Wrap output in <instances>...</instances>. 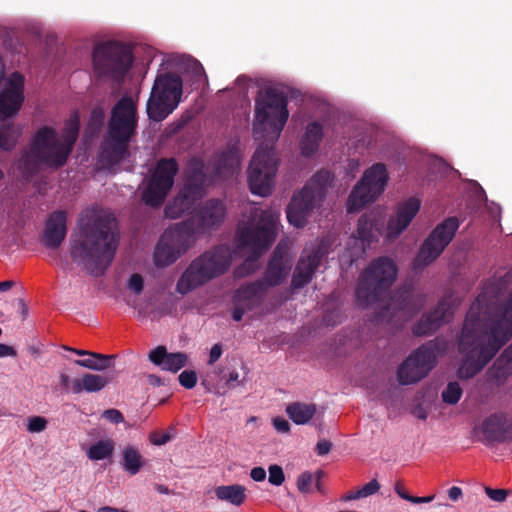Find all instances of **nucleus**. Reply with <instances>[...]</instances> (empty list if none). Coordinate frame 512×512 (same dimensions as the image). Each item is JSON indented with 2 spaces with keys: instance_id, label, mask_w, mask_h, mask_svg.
Wrapping results in <instances>:
<instances>
[{
  "instance_id": "50",
  "label": "nucleus",
  "mask_w": 512,
  "mask_h": 512,
  "mask_svg": "<svg viewBox=\"0 0 512 512\" xmlns=\"http://www.w3.org/2000/svg\"><path fill=\"white\" fill-rule=\"evenodd\" d=\"M103 418L114 424H119L124 421L122 413L117 409H107L102 414Z\"/></svg>"
},
{
  "instance_id": "49",
  "label": "nucleus",
  "mask_w": 512,
  "mask_h": 512,
  "mask_svg": "<svg viewBox=\"0 0 512 512\" xmlns=\"http://www.w3.org/2000/svg\"><path fill=\"white\" fill-rule=\"evenodd\" d=\"M128 288L136 295L141 294L144 288V280L142 275L139 273H133L129 278Z\"/></svg>"
},
{
  "instance_id": "13",
  "label": "nucleus",
  "mask_w": 512,
  "mask_h": 512,
  "mask_svg": "<svg viewBox=\"0 0 512 512\" xmlns=\"http://www.w3.org/2000/svg\"><path fill=\"white\" fill-rule=\"evenodd\" d=\"M388 182L386 165L376 163L368 168L361 181L353 188L348 200L347 211L357 212L367 204L374 202L380 196Z\"/></svg>"
},
{
  "instance_id": "51",
  "label": "nucleus",
  "mask_w": 512,
  "mask_h": 512,
  "mask_svg": "<svg viewBox=\"0 0 512 512\" xmlns=\"http://www.w3.org/2000/svg\"><path fill=\"white\" fill-rule=\"evenodd\" d=\"M485 492L491 500L496 501V502L504 501L508 494V491L505 489H493L490 487H487L485 489Z\"/></svg>"
},
{
  "instance_id": "56",
  "label": "nucleus",
  "mask_w": 512,
  "mask_h": 512,
  "mask_svg": "<svg viewBox=\"0 0 512 512\" xmlns=\"http://www.w3.org/2000/svg\"><path fill=\"white\" fill-rule=\"evenodd\" d=\"M233 304H234V308L232 311V318L234 321L239 322L242 320L243 315L249 310L246 309L245 307L239 305L238 303H233Z\"/></svg>"
},
{
  "instance_id": "59",
  "label": "nucleus",
  "mask_w": 512,
  "mask_h": 512,
  "mask_svg": "<svg viewBox=\"0 0 512 512\" xmlns=\"http://www.w3.org/2000/svg\"><path fill=\"white\" fill-rule=\"evenodd\" d=\"M59 379L60 385L63 387V389L66 392L71 391L72 381L70 380V377L66 373H61Z\"/></svg>"
},
{
  "instance_id": "64",
  "label": "nucleus",
  "mask_w": 512,
  "mask_h": 512,
  "mask_svg": "<svg viewBox=\"0 0 512 512\" xmlns=\"http://www.w3.org/2000/svg\"><path fill=\"white\" fill-rule=\"evenodd\" d=\"M17 304H18V307H19V310H20V313H21L23 319H25L28 315L27 304L25 303V301L23 299H17Z\"/></svg>"
},
{
  "instance_id": "18",
  "label": "nucleus",
  "mask_w": 512,
  "mask_h": 512,
  "mask_svg": "<svg viewBox=\"0 0 512 512\" xmlns=\"http://www.w3.org/2000/svg\"><path fill=\"white\" fill-rule=\"evenodd\" d=\"M474 434L480 435L478 440L487 446L508 442L512 439V421L503 412L493 413L474 428Z\"/></svg>"
},
{
  "instance_id": "44",
  "label": "nucleus",
  "mask_w": 512,
  "mask_h": 512,
  "mask_svg": "<svg viewBox=\"0 0 512 512\" xmlns=\"http://www.w3.org/2000/svg\"><path fill=\"white\" fill-rule=\"evenodd\" d=\"M380 489V484L376 479H372L368 483H366L363 487H361L356 492L346 496L347 500H355L360 498H365L371 496L378 492Z\"/></svg>"
},
{
  "instance_id": "12",
  "label": "nucleus",
  "mask_w": 512,
  "mask_h": 512,
  "mask_svg": "<svg viewBox=\"0 0 512 512\" xmlns=\"http://www.w3.org/2000/svg\"><path fill=\"white\" fill-rule=\"evenodd\" d=\"M460 222L457 217H448L439 223L422 243L412 261L411 268L415 273L422 272L432 264L453 240Z\"/></svg>"
},
{
  "instance_id": "32",
  "label": "nucleus",
  "mask_w": 512,
  "mask_h": 512,
  "mask_svg": "<svg viewBox=\"0 0 512 512\" xmlns=\"http://www.w3.org/2000/svg\"><path fill=\"white\" fill-rule=\"evenodd\" d=\"M109 378L100 374L86 373L81 378L72 380L71 392L79 394L82 391L88 393L98 392L106 387Z\"/></svg>"
},
{
  "instance_id": "10",
  "label": "nucleus",
  "mask_w": 512,
  "mask_h": 512,
  "mask_svg": "<svg viewBox=\"0 0 512 512\" xmlns=\"http://www.w3.org/2000/svg\"><path fill=\"white\" fill-rule=\"evenodd\" d=\"M178 172L179 164L175 158L159 159L142 184V202L150 208L161 207L174 185Z\"/></svg>"
},
{
  "instance_id": "58",
  "label": "nucleus",
  "mask_w": 512,
  "mask_h": 512,
  "mask_svg": "<svg viewBox=\"0 0 512 512\" xmlns=\"http://www.w3.org/2000/svg\"><path fill=\"white\" fill-rule=\"evenodd\" d=\"M17 355L16 350L7 344L0 343V358L11 356L14 357Z\"/></svg>"
},
{
  "instance_id": "15",
  "label": "nucleus",
  "mask_w": 512,
  "mask_h": 512,
  "mask_svg": "<svg viewBox=\"0 0 512 512\" xmlns=\"http://www.w3.org/2000/svg\"><path fill=\"white\" fill-rule=\"evenodd\" d=\"M278 216L269 211H262L256 225L245 226L238 230V241L241 247L251 248L254 260L274 242L277 232Z\"/></svg>"
},
{
  "instance_id": "23",
  "label": "nucleus",
  "mask_w": 512,
  "mask_h": 512,
  "mask_svg": "<svg viewBox=\"0 0 512 512\" xmlns=\"http://www.w3.org/2000/svg\"><path fill=\"white\" fill-rule=\"evenodd\" d=\"M201 235L189 217L186 220L175 223L165 230L163 236L172 243L182 254L191 248Z\"/></svg>"
},
{
  "instance_id": "28",
  "label": "nucleus",
  "mask_w": 512,
  "mask_h": 512,
  "mask_svg": "<svg viewBox=\"0 0 512 512\" xmlns=\"http://www.w3.org/2000/svg\"><path fill=\"white\" fill-rule=\"evenodd\" d=\"M196 194H192L181 188L178 194L165 206L164 215L166 218L178 219L185 213H193L194 206L200 199Z\"/></svg>"
},
{
  "instance_id": "3",
  "label": "nucleus",
  "mask_w": 512,
  "mask_h": 512,
  "mask_svg": "<svg viewBox=\"0 0 512 512\" xmlns=\"http://www.w3.org/2000/svg\"><path fill=\"white\" fill-rule=\"evenodd\" d=\"M137 103L131 96H122L112 107L100 157L109 166L117 165L129 154V147L137 133Z\"/></svg>"
},
{
  "instance_id": "34",
  "label": "nucleus",
  "mask_w": 512,
  "mask_h": 512,
  "mask_svg": "<svg viewBox=\"0 0 512 512\" xmlns=\"http://www.w3.org/2000/svg\"><path fill=\"white\" fill-rule=\"evenodd\" d=\"M288 417L297 425H305L317 413V405L314 403L292 402L285 409Z\"/></svg>"
},
{
  "instance_id": "9",
  "label": "nucleus",
  "mask_w": 512,
  "mask_h": 512,
  "mask_svg": "<svg viewBox=\"0 0 512 512\" xmlns=\"http://www.w3.org/2000/svg\"><path fill=\"white\" fill-rule=\"evenodd\" d=\"M182 92L183 81L178 74L158 73L147 101L148 117L155 122L163 121L179 105Z\"/></svg>"
},
{
  "instance_id": "46",
  "label": "nucleus",
  "mask_w": 512,
  "mask_h": 512,
  "mask_svg": "<svg viewBox=\"0 0 512 512\" xmlns=\"http://www.w3.org/2000/svg\"><path fill=\"white\" fill-rule=\"evenodd\" d=\"M47 420L42 416H32L28 418L27 430L30 433H40L47 427Z\"/></svg>"
},
{
  "instance_id": "39",
  "label": "nucleus",
  "mask_w": 512,
  "mask_h": 512,
  "mask_svg": "<svg viewBox=\"0 0 512 512\" xmlns=\"http://www.w3.org/2000/svg\"><path fill=\"white\" fill-rule=\"evenodd\" d=\"M239 164V151L235 146L227 147V149L220 154L217 162L218 169L224 172H233L239 167Z\"/></svg>"
},
{
  "instance_id": "61",
  "label": "nucleus",
  "mask_w": 512,
  "mask_h": 512,
  "mask_svg": "<svg viewBox=\"0 0 512 512\" xmlns=\"http://www.w3.org/2000/svg\"><path fill=\"white\" fill-rule=\"evenodd\" d=\"M240 384V381H239V373L236 372V371H232L229 373V377H228V380H227V386L229 388H235L236 385H239Z\"/></svg>"
},
{
  "instance_id": "35",
  "label": "nucleus",
  "mask_w": 512,
  "mask_h": 512,
  "mask_svg": "<svg viewBox=\"0 0 512 512\" xmlns=\"http://www.w3.org/2000/svg\"><path fill=\"white\" fill-rule=\"evenodd\" d=\"M323 138L322 125L319 122H312L306 127L305 134L301 140V153L304 156L313 155L319 147Z\"/></svg>"
},
{
  "instance_id": "17",
  "label": "nucleus",
  "mask_w": 512,
  "mask_h": 512,
  "mask_svg": "<svg viewBox=\"0 0 512 512\" xmlns=\"http://www.w3.org/2000/svg\"><path fill=\"white\" fill-rule=\"evenodd\" d=\"M459 305L457 297L453 294H445L437 303L436 307L424 313L420 320L414 324L412 332L415 336H428L438 330L442 325L449 323Z\"/></svg>"
},
{
  "instance_id": "21",
  "label": "nucleus",
  "mask_w": 512,
  "mask_h": 512,
  "mask_svg": "<svg viewBox=\"0 0 512 512\" xmlns=\"http://www.w3.org/2000/svg\"><path fill=\"white\" fill-rule=\"evenodd\" d=\"M225 215V204L221 200L210 199L193 211L189 218L193 219L194 225L202 235L218 228L223 223Z\"/></svg>"
},
{
  "instance_id": "60",
  "label": "nucleus",
  "mask_w": 512,
  "mask_h": 512,
  "mask_svg": "<svg viewBox=\"0 0 512 512\" xmlns=\"http://www.w3.org/2000/svg\"><path fill=\"white\" fill-rule=\"evenodd\" d=\"M147 382H148V384H150L151 386H154V387H159V386L164 385L163 379L160 376L155 375V374H148Z\"/></svg>"
},
{
  "instance_id": "31",
  "label": "nucleus",
  "mask_w": 512,
  "mask_h": 512,
  "mask_svg": "<svg viewBox=\"0 0 512 512\" xmlns=\"http://www.w3.org/2000/svg\"><path fill=\"white\" fill-rule=\"evenodd\" d=\"M205 179L206 174L203 162L198 159H193L190 161L186 170V177L182 188L185 189V191L202 197Z\"/></svg>"
},
{
  "instance_id": "29",
  "label": "nucleus",
  "mask_w": 512,
  "mask_h": 512,
  "mask_svg": "<svg viewBox=\"0 0 512 512\" xmlns=\"http://www.w3.org/2000/svg\"><path fill=\"white\" fill-rule=\"evenodd\" d=\"M512 374V343L495 360L493 365L486 372L487 382L495 386L503 385Z\"/></svg>"
},
{
  "instance_id": "40",
  "label": "nucleus",
  "mask_w": 512,
  "mask_h": 512,
  "mask_svg": "<svg viewBox=\"0 0 512 512\" xmlns=\"http://www.w3.org/2000/svg\"><path fill=\"white\" fill-rule=\"evenodd\" d=\"M114 446L115 444L112 439L99 440L89 447L87 457L93 461L109 458L114 452Z\"/></svg>"
},
{
  "instance_id": "43",
  "label": "nucleus",
  "mask_w": 512,
  "mask_h": 512,
  "mask_svg": "<svg viewBox=\"0 0 512 512\" xmlns=\"http://www.w3.org/2000/svg\"><path fill=\"white\" fill-rule=\"evenodd\" d=\"M462 393V388L458 382H449L442 392V400L444 403L454 405L460 400Z\"/></svg>"
},
{
  "instance_id": "1",
  "label": "nucleus",
  "mask_w": 512,
  "mask_h": 512,
  "mask_svg": "<svg viewBox=\"0 0 512 512\" xmlns=\"http://www.w3.org/2000/svg\"><path fill=\"white\" fill-rule=\"evenodd\" d=\"M119 243L117 221L105 211H89L80 218L71 241L70 256L94 276L104 274L113 261Z\"/></svg>"
},
{
  "instance_id": "47",
  "label": "nucleus",
  "mask_w": 512,
  "mask_h": 512,
  "mask_svg": "<svg viewBox=\"0 0 512 512\" xmlns=\"http://www.w3.org/2000/svg\"><path fill=\"white\" fill-rule=\"evenodd\" d=\"M179 383L186 389H192L197 383V374L194 370H184L178 377Z\"/></svg>"
},
{
  "instance_id": "37",
  "label": "nucleus",
  "mask_w": 512,
  "mask_h": 512,
  "mask_svg": "<svg viewBox=\"0 0 512 512\" xmlns=\"http://www.w3.org/2000/svg\"><path fill=\"white\" fill-rule=\"evenodd\" d=\"M122 459L123 469L130 475H136L141 470L145 462L138 449L133 446H127L123 450Z\"/></svg>"
},
{
  "instance_id": "20",
  "label": "nucleus",
  "mask_w": 512,
  "mask_h": 512,
  "mask_svg": "<svg viewBox=\"0 0 512 512\" xmlns=\"http://www.w3.org/2000/svg\"><path fill=\"white\" fill-rule=\"evenodd\" d=\"M24 76L18 72L9 77L6 88L0 93V120L17 114L24 101Z\"/></svg>"
},
{
  "instance_id": "48",
  "label": "nucleus",
  "mask_w": 512,
  "mask_h": 512,
  "mask_svg": "<svg viewBox=\"0 0 512 512\" xmlns=\"http://www.w3.org/2000/svg\"><path fill=\"white\" fill-rule=\"evenodd\" d=\"M269 478H268V481L272 484V485H275V486H280L284 480H285V475H284V472H283V469L281 466L279 465H271L269 466Z\"/></svg>"
},
{
  "instance_id": "5",
  "label": "nucleus",
  "mask_w": 512,
  "mask_h": 512,
  "mask_svg": "<svg viewBox=\"0 0 512 512\" xmlns=\"http://www.w3.org/2000/svg\"><path fill=\"white\" fill-rule=\"evenodd\" d=\"M231 265L227 248L214 247L196 257L184 270L176 284L178 293L185 295L223 275Z\"/></svg>"
},
{
  "instance_id": "57",
  "label": "nucleus",
  "mask_w": 512,
  "mask_h": 512,
  "mask_svg": "<svg viewBox=\"0 0 512 512\" xmlns=\"http://www.w3.org/2000/svg\"><path fill=\"white\" fill-rule=\"evenodd\" d=\"M190 67L192 68L193 74L197 79L205 74L203 66L199 61L195 59L190 61Z\"/></svg>"
},
{
  "instance_id": "14",
  "label": "nucleus",
  "mask_w": 512,
  "mask_h": 512,
  "mask_svg": "<svg viewBox=\"0 0 512 512\" xmlns=\"http://www.w3.org/2000/svg\"><path fill=\"white\" fill-rule=\"evenodd\" d=\"M425 303L423 294H415L412 283H405L397 288L387 305L375 313L377 323H394L417 313Z\"/></svg>"
},
{
  "instance_id": "24",
  "label": "nucleus",
  "mask_w": 512,
  "mask_h": 512,
  "mask_svg": "<svg viewBox=\"0 0 512 512\" xmlns=\"http://www.w3.org/2000/svg\"><path fill=\"white\" fill-rule=\"evenodd\" d=\"M420 200L411 197L399 203L395 216H391L387 224V238L396 239L411 223L420 210Z\"/></svg>"
},
{
  "instance_id": "53",
  "label": "nucleus",
  "mask_w": 512,
  "mask_h": 512,
  "mask_svg": "<svg viewBox=\"0 0 512 512\" xmlns=\"http://www.w3.org/2000/svg\"><path fill=\"white\" fill-rule=\"evenodd\" d=\"M331 448H332V444L330 441L321 440L317 443L315 451L319 456H323V455L328 454L330 452Z\"/></svg>"
},
{
  "instance_id": "38",
  "label": "nucleus",
  "mask_w": 512,
  "mask_h": 512,
  "mask_svg": "<svg viewBox=\"0 0 512 512\" xmlns=\"http://www.w3.org/2000/svg\"><path fill=\"white\" fill-rule=\"evenodd\" d=\"M114 356L100 353H91L86 359L76 360L75 364L95 371H104L112 367Z\"/></svg>"
},
{
  "instance_id": "33",
  "label": "nucleus",
  "mask_w": 512,
  "mask_h": 512,
  "mask_svg": "<svg viewBox=\"0 0 512 512\" xmlns=\"http://www.w3.org/2000/svg\"><path fill=\"white\" fill-rule=\"evenodd\" d=\"M181 255L183 254L162 235L154 250V264L164 268L176 262Z\"/></svg>"
},
{
  "instance_id": "55",
  "label": "nucleus",
  "mask_w": 512,
  "mask_h": 512,
  "mask_svg": "<svg viewBox=\"0 0 512 512\" xmlns=\"http://www.w3.org/2000/svg\"><path fill=\"white\" fill-rule=\"evenodd\" d=\"M250 477L256 482L264 481L266 478V471L263 467H254L250 472Z\"/></svg>"
},
{
  "instance_id": "8",
  "label": "nucleus",
  "mask_w": 512,
  "mask_h": 512,
  "mask_svg": "<svg viewBox=\"0 0 512 512\" xmlns=\"http://www.w3.org/2000/svg\"><path fill=\"white\" fill-rule=\"evenodd\" d=\"M133 63V53L129 45L109 40L98 43L92 52L93 70L97 77L122 79Z\"/></svg>"
},
{
  "instance_id": "22",
  "label": "nucleus",
  "mask_w": 512,
  "mask_h": 512,
  "mask_svg": "<svg viewBox=\"0 0 512 512\" xmlns=\"http://www.w3.org/2000/svg\"><path fill=\"white\" fill-rule=\"evenodd\" d=\"M67 231V212L64 210L53 211L45 220L39 242L47 249L56 250L64 242Z\"/></svg>"
},
{
  "instance_id": "41",
  "label": "nucleus",
  "mask_w": 512,
  "mask_h": 512,
  "mask_svg": "<svg viewBox=\"0 0 512 512\" xmlns=\"http://www.w3.org/2000/svg\"><path fill=\"white\" fill-rule=\"evenodd\" d=\"M324 477L322 470H317L315 473L305 471L301 473L297 479V488L302 493L311 492L312 484L315 482L318 491H322L320 480Z\"/></svg>"
},
{
  "instance_id": "26",
  "label": "nucleus",
  "mask_w": 512,
  "mask_h": 512,
  "mask_svg": "<svg viewBox=\"0 0 512 512\" xmlns=\"http://www.w3.org/2000/svg\"><path fill=\"white\" fill-rule=\"evenodd\" d=\"M267 291L268 290L258 280L243 283L235 290L233 294V303H238L252 311L262 306Z\"/></svg>"
},
{
  "instance_id": "42",
  "label": "nucleus",
  "mask_w": 512,
  "mask_h": 512,
  "mask_svg": "<svg viewBox=\"0 0 512 512\" xmlns=\"http://www.w3.org/2000/svg\"><path fill=\"white\" fill-rule=\"evenodd\" d=\"M17 139V132L13 125L0 122V147L5 151L13 149Z\"/></svg>"
},
{
  "instance_id": "7",
  "label": "nucleus",
  "mask_w": 512,
  "mask_h": 512,
  "mask_svg": "<svg viewBox=\"0 0 512 512\" xmlns=\"http://www.w3.org/2000/svg\"><path fill=\"white\" fill-rule=\"evenodd\" d=\"M333 174L328 170L316 172L308 183L295 193L287 206L286 214L290 224L302 228L306 225L311 212L325 198L327 188L333 181Z\"/></svg>"
},
{
  "instance_id": "25",
  "label": "nucleus",
  "mask_w": 512,
  "mask_h": 512,
  "mask_svg": "<svg viewBox=\"0 0 512 512\" xmlns=\"http://www.w3.org/2000/svg\"><path fill=\"white\" fill-rule=\"evenodd\" d=\"M321 261L322 253L318 250L301 255L292 275L291 288L298 290L308 285Z\"/></svg>"
},
{
  "instance_id": "63",
  "label": "nucleus",
  "mask_w": 512,
  "mask_h": 512,
  "mask_svg": "<svg viewBox=\"0 0 512 512\" xmlns=\"http://www.w3.org/2000/svg\"><path fill=\"white\" fill-rule=\"evenodd\" d=\"M433 499H434V495L424 496V497L411 496L410 502L414 503V504L429 503Z\"/></svg>"
},
{
  "instance_id": "54",
  "label": "nucleus",
  "mask_w": 512,
  "mask_h": 512,
  "mask_svg": "<svg viewBox=\"0 0 512 512\" xmlns=\"http://www.w3.org/2000/svg\"><path fill=\"white\" fill-rule=\"evenodd\" d=\"M222 355V346L220 344H215L210 350L208 363L210 365L214 364Z\"/></svg>"
},
{
  "instance_id": "52",
  "label": "nucleus",
  "mask_w": 512,
  "mask_h": 512,
  "mask_svg": "<svg viewBox=\"0 0 512 512\" xmlns=\"http://www.w3.org/2000/svg\"><path fill=\"white\" fill-rule=\"evenodd\" d=\"M273 426L279 433H288L290 431V424L289 422L282 418V417H276L273 419Z\"/></svg>"
},
{
  "instance_id": "2",
  "label": "nucleus",
  "mask_w": 512,
  "mask_h": 512,
  "mask_svg": "<svg viewBox=\"0 0 512 512\" xmlns=\"http://www.w3.org/2000/svg\"><path fill=\"white\" fill-rule=\"evenodd\" d=\"M79 129L80 118L77 111L65 122L61 137L51 127L40 128L32 139L29 151L20 158L19 169L24 176H34L41 165L55 169L63 167L77 141Z\"/></svg>"
},
{
  "instance_id": "11",
  "label": "nucleus",
  "mask_w": 512,
  "mask_h": 512,
  "mask_svg": "<svg viewBox=\"0 0 512 512\" xmlns=\"http://www.w3.org/2000/svg\"><path fill=\"white\" fill-rule=\"evenodd\" d=\"M277 170L278 158L273 143H261L254 152L247 171L251 193L262 197L271 194Z\"/></svg>"
},
{
  "instance_id": "6",
  "label": "nucleus",
  "mask_w": 512,
  "mask_h": 512,
  "mask_svg": "<svg viewBox=\"0 0 512 512\" xmlns=\"http://www.w3.org/2000/svg\"><path fill=\"white\" fill-rule=\"evenodd\" d=\"M289 117L287 97L277 88H266L258 92L255 99V121L253 133L256 139L262 137L266 126L270 127L277 140Z\"/></svg>"
},
{
  "instance_id": "19",
  "label": "nucleus",
  "mask_w": 512,
  "mask_h": 512,
  "mask_svg": "<svg viewBox=\"0 0 512 512\" xmlns=\"http://www.w3.org/2000/svg\"><path fill=\"white\" fill-rule=\"evenodd\" d=\"M292 268V259L288 253V248L282 243L275 247L271 258L267 264L263 277L258 279L268 290L270 287L281 285Z\"/></svg>"
},
{
  "instance_id": "30",
  "label": "nucleus",
  "mask_w": 512,
  "mask_h": 512,
  "mask_svg": "<svg viewBox=\"0 0 512 512\" xmlns=\"http://www.w3.org/2000/svg\"><path fill=\"white\" fill-rule=\"evenodd\" d=\"M383 225V221L377 219L373 213L364 214L359 218L356 231L357 239L362 242L364 250L377 240Z\"/></svg>"
},
{
  "instance_id": "16",
  "label": "nucleus",
  "mask_w": 512,
  "mask_h": 512,
  "mask_svg": "<svg viewBox=\"0 0 512 512\" xmlns=\"http://www.w3.org/2000/svg\"><path fill=\"white\" fill-rule=\"evenodd\" d=\"M437 351L435 341H429L414 350L398 367L399 383L409 385L425 378L436 365Z\"/></svg>"
},
{
  "instance_id": "62",
  "label": "nucleus",
  "mask_w": 512,
  "mask_h": 512,
  "mask_svg": "<svg viewBox=\"0 0 512 512\" xmlns=\"http://www.w3.org/2000/svg\"><path fill=\"white\" fill-rule=\"evenodd\" d=\"M448 496L452 501H457L462 496V489L457 486H453L448 490Z\"/></svg>"
},
{
  "instance_id": "27",
  "label": "nucleus",
  "mask_w": 512,
  "mask_h": 512,
  "mask_svg": "<svg viewBox=\"0 0 512 512\" xmlns=\"http://www.w3.org/2000/svg\"><path fill=\"white\" fill-rule=\"evenodd\" d=\"M148 359L162 370L172 373L178 372L185 367L188 362L187 354L183 352L169 353L167 348L163 345L152 349L148 354Z\"/></svg>"
},
{
  "instance_id": "4",
  "label": "nucleus",
  "mask_w": 512,
  "mask_h": 512,
  "mask_svg": "<svg viewBox=\"0 0 512 512\" xmlns=\"http://www.w3.org/2000/svg\"><path fill=\"white\" fill-rule=\"evenodd\" d=\"M398 267L387 256L374 259L359 275L355 289L357 304L367 308L380 301L396 281Z\"/></svg>"
},
{
  "instance_id": "36",
  "label": "nucleus",
  "mask_w": 512,
  "mask_h": 512,
  "mask_svg": "<svg viewBox=\"0 0 512 512\" xmlns=\"http://www.w3.org/2000/svg\"><path fill=\"white\" fill-rule=\"evenodd\" d=\"M246 488L240 484L218 486L215 495L219 500L240 506L246 500Z\"/></svg>"
},
{
  "instance_id": "45",
  "label": "nucleus",
  "mask_w": 512,
  "mask_h": 512,
  "mask_svg": "<svg viewBox=\"0 0 512 512\" xmlns=\"http://www.w3.org/2000/svg\"><path fill=\"white\" fill-rule=\"evenodd\" d=\"M175 428L170 427L168 431L162 433L159 431H153L149 435L150 442L155 446H161L169 441H171L175 437Z\"/></svg>"
}]
</instances>
